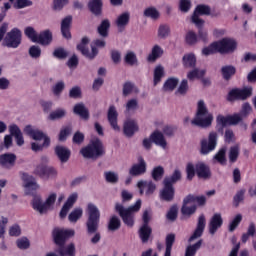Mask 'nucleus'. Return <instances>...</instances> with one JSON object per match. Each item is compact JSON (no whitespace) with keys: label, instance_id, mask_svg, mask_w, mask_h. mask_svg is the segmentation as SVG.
Here are the masks:
<instances>
[{"label":"nucleus","instance_id":"obj_13","mask_svg":"<svg viewBox=\"0 0 256 256\" xmlns=\"http://www.w3.org/2000/svg\"><path fill=\"white\" fill-rule=\"evenodd\" d=\"M251 95H253L252 87L235 88L228 93V101H235L237 99L245 101V99H249Z\"/></svg>","mask_w":256,"mask_h":256},{"label":"nucleus","instance_id":"obj_51","mask_svg":"<svg viewBox=\"0 0 256 256\" xmlns=\"http://www.w3.org/2000/svg\"><path fill=\"white\" fill-rule=\"evenodd\" d=\"M24 33L26 37L32 42V43H37V39L39 38V34H37V31H35V28L33 27H27L24 30Z\"/></svg>","mask_w":256,"mask_h":256},{"label":"nucleus","instance_id":"obj_29","mask_svg":"<svg viewBox=\"0 0 256 256\" xmlns=\"http://www.w3.org/2000/svg\"><path fill=\"white\" fill-rule=\"evenodd\" d=\"M73 21V17L72 16H66L61 23V32L63 37H65V39H71V23Z\"/></svg>","mask_w":256,"mask_h":256},{"label":"nucleus","instance_id":"obj_38","mask_svg":"<svg viewBox=\"0 0 256 256\" xmlns=\"http://www.w3.org/2000/svg\"><path fill=\"white\" fill-rule=\"evenodd\" d=\"M165 77V67L159 64L154 68V85H159L161 79Z\"/></svg>","mask_w":256,"mask_h":256},{"label":"nucleus","instance_id":"obj_4","mask_svg":"<svg viewBox=\"0 0 256 256\" xmlns=\"http://www.w3.org/2000/svg\"><path fill=\"white\" fill-rule=\"evenodd\" d=\"M56 201L57 194L55 192L48 194L45 201H43L41 196H36L32 200V208L40 215H46V213H49V211H53V209H55Z\"/></svg>","mask_w":256,"mask_h":256},{"label":"nucleus","instance_id":"obj_7","mask_svg":"<svg viewBox=\"0 0 256 256\" xmlns=\"http://www.w3.org/2000/svg\"><path fill=\"white\" fill-rule=\"evenodd\" d=\"M89 44V38L85 37L82 39L81 43L77 46L78 51L84 55V57H87L88 59H94V57H97V48L95 47H105V40H95L94 44L91 46V51L89 52V49L87 48V45Z\"/></svg>","mask_w":256,"mask_h":256},{"label":"nucleus","instance_id":"obj_14","mask_svg":"<svg viewBox=\"0 0 256 256\" xmlns=\"http://www.w3.org/2000/svg\"><path fill=\"white\" fill-rule=\"evenodd\" d=\"M34 173L42 179H53V177H57V170L45 164L38 165Z\"/></svg>","mask_w":256,"mask_h":256},{"label":"nucleus","instance_id":"obj_21","mask_svg":"<svg viewBox=\"0 0 256 256\" xmlns=\"http://www.w3.org/2000/svg\"><path fill=\"white\" fill-rule=\"evenodd\" d=\"M107 117L112 129L119 133V131H121V127H119V124H117L119 113L117 112V108L114 105L109 107Z\"/></svg>","mask_w":256,"mask_h":256},{"label":"nucleus","instance_id":"obj_45","mask_svg":"<svg viewBox=\"0 0 256 256\" xmlns=\"http://www.w3.org/2000/svg\"><path fill=\"white\" fill-rule=\"evenodd\" d=\"M81 217H83V209L75 208L68 215V220L70 221V223H77L79 221V219H81Z\"/></svg>","mask_w":256,"mask_h":256},{"label":"nucleus","instance_id":"obj_58","mask_svg":"<svg viewBox=\"0 0 256 256\" xmlns=\"http://www.w3.org/2000/svg\"><path fill=\"white\" fill-rule=\"evenodd\" d=\"M28 53L32 59H39L41 57V47L38 45H32Z\"/></svg>","mask_w":256,"mask_h":256},{"label":"nucleus","instance_id":"obj_56","mask_svg":"<svg viewBox=\"0 0 256 256\" xmlns=\"http://www.w3.org/2000/svg\"><path fill=\"white\" fill-rule=\"evenodd\" d=\"M204 75V70L194 69L187 74V77L190 81H195V79H201Z\"/></svg>","mask_w":256,"mask_h":256},{"label":"nucleus","instance_id":"obj_17","mask_svg":"<svg viewBox=\"0 0 256 256\" xmlns=\"http://www.w3.org/2000/svg\"><path fill=\"white\" fill-rule=\"evenodd\" d=\"M22 179L24 181V189L26 195H31L33 191H37V189H39V184L37 183L35 177L29 174H23Z\"/></svg>","mask_w":256,"mask_h":256},{"label":"nucleus","instance_id":"obj_50","mask_svg":"<svg viewBox=\"0 0 256 256\" xmlns=\"http://www.w3.org/2000/svg\"><path fill=\"white\" fill-rule=\"evenodd\" d=\"M227 149L221 148L217 154L214 156V161L220 165H225L227 163V158L225 157Z\"/></svg>","mask_w":256,"mask_h":256},{"label":"nucleus","instance_id":"obj_57","mask_svg":"<svg viewBox=\"0 0 256 256\" xmlns=\"http://www.w3.org/2000/svg\"><path fill=\"white\" fill-rule=\"evenodd\" d=\"M187 91H189V83L187 82V80H182L180 85L178 86L177 90H176V95H187Z\"/></svg>","mask_w":256,"mask_h":256},{"label":"nucleus","instance_id":"obj_28","mask_svg":"<svg viewBox=\"0 0 256 256\" xmlns=\"http://www.w3.org/2000/svg\"><path fill=\"white\" fill-rule=\"evenodd\" d=\"M150 139L152 143L156 144L158 147L162 149H167V140H165V136L163 133L159 131H155L150 135Z\"/></svg>","mask_w":256,"mask_h":256},{"label":"nucleus","instance_id":"obj_12","mask_svg":"<svg viewBox=\"0 0 256 256\" xmlns=\"http://www.w3.org/2000/svg\"><path fill=\"white\" fill-rule=\"evenodd\" d=\"M4 45L10 49H17L21 45V30L13 28L8 32L4 37Z\"/></svg>","mask_w":256,"mask_h":256},{"label":"nucleus","instance_id":"obj_34","mask_svg":"<svg viewBox=\"0 0 256 256\" xmlns=\"http://www.w3.org/2000/svg\"><path fill=\"white\" fill-rule=\"evenodd\" d=\"M182 63L186 69H192L197 63V58L195 57V54L188 53L183 56Z\"/></svg>","mask_w":256,"mask_h":256},{"label":"nucleus","instance_id":"obj_37","mask_svg":"<svg viewBox=\"0 0 256 256\" xmlns=\"http://www.w3.org/2000/svg\"><path fill=\"white\" fill-rule=\"evenodd\" d=\"M179 85V78L177 77H170L168 78L163 85V91H175V88Z\"/></svg>","mask_w":256,"mask_h":256},{"label":"nucleus","instance_id":"obj_36","mask_svg":"<svg viewBox=\"0 0 256 256\" xmlns=\"http://www.w3.org/2000/svg\"><path fill=\"white\" fill-rule=\"evenodd\" d=\"M221 73L223 79H225V81H229V79H231V77L237 73V68H235L233 65H226L221 68Z\"/></svg>","mask_w":256,"mask_h":256},{"label":"nucleus","instance_id":"obj_33","mask_svg":"<svg viewBox=\"0 0 256 256\" xmlns=\"http://www.w3.org/2000/svg\"><path fill=\"white\" fill-rule=\"evenodd\" d=\"M163 53L164 51L162 47L156 44L152 47L151 53L147 57V61H149L150 63H155V60L162 57Z\"/></svg>","mask_w":256,"mask_h":256},{"label":"nucleus","instance_id":"obj_18","mask_svg":"<svg viewBox=\"0 0 256 256\" xmlns=\"http://www.w3.org/2000/svg\"><path fill=\"white\" fill-rule=\"evenodd\" d=\"M78 198H79V195L76 192L72 193L68 197L67 201L65 202L62 209L60 210V213H59L60 219H65V217H67L69 211H71L73 205H75Z\"/></svg>","mask_w":256,"mask_h":256},{"label":"nucleus","instance_id":"obj_22","mask_svg":"<svg viewBox=\"0 0 256 256\" xmlns=\"http://www.w3.org/2000/svg\"><path fill=\"white\" fill-rule=\"evenodd\" d=\"M205 225H206L205 215H200L198 218L197 227L194 233L191 235V237L188 240L189 243H193L195 239H199V237L203 235V231H205Z\"/></svg>","mask_w":256,"mask_h":256},{"label":"nucleus","instance_id":"obj_30","mask_svg":"<svg viewBox=\"0 0 256 256\" xmlns=\"http://www.w3.org/2000/svg\"><path fill=\"white\" fill-rule=\"evenodd\" d=\"M55 153L61 163H67L71 157V151H69L65 146H57L55 148Z\"/></svg>","mask_w":256,"mask_h":256},{"label":"nucleus","instance_id":"obj_53","mask_svg":"<svg viewBox=\"0 0 256 256\" xmlns=\"http://www.w3.org/2000/svg\"><path fill=\"white\" fill-rule=\"evenodd\" d=\"M159 11L155 7H148L144 10V16L157 21L159 19Z\"/></svg>","mask_w":256,"mask_h":256},{"label":"nucleus","instance_id":"obj_25","mask_svg":"<svg viewBox=\"0 0 256 256\" xmlns=\"http://www.w3.org/2000/svg\"><path fill=\"white\" fill-rule=\"evenodd\" d=\"M36 43H39V45L44 47L49 46L50 43H53V32L49 29L40 32Z\"/></svg>","mask_w":256,"mask_h":256},{"label":"nucleus","instance_id":"obj_9","mask_svg":"<svg viewBox=\"0 0 256 256\" xmlns=\"http://www.w3.org/2000/svg\"><path fill=\"white\" fill-rule=\"evenodd\" d=\"M200 145V152L202 155H209V153L215 151L217 147V132H210L208 139H202Z\"/></svg>","mask_w":256,"mask_h":256},{"label":"nucleus","instance_id":"obj_55","mask_svg":"<svg viewBox=\"0 0 256 256\" xmlns=\"http://www.w3.org/2000/svg\"><path fill=\"white\" fill-rule=\"evenodd\" d=\"M213 53H219L217 42H214L202 49V55H205L206 57L209 55H213Z\"/></svg>","mask_w":256,"mask_h":256},{"label":"nucleus","instance_id":"obj_61","mask_svg":"<svg viewBox=\"0 0 256 256\" xmlns=\"http://www.w3.org/2000/svg\"><path fill=\"white\" fill-rule=\"evenodd\" d=\"M167 180H168L169 185H173V184L177 183V181L181 180V171L175 170L170 177H166L164 179V181H167Z\"/></svg>","mask_w":256,"mask_h":256},{"label":"nucleus","instance_id":"obj_1","mask_svg":"<svg viewBox=\"0 0 256 256\" xmlns=\"http://www.w3.org/2000/svg\"><path fill=\"white\" fill-rule=\"evenodd\" d=\"M75 235V230L65 228H55L52 232L55 245L58 247V253L61 256H74L75 244L71 243L65 246L67 239Z\"/></svg>","mask_w":256,"mask_h":256},{"label":"nucleus","instance_id":"obj_49","mask_svg":"<svg viewBox=\"0 0 256 256\" xmlns=\"http://www.w3.org/2000/svg\"><path fill=\"white\" fill-rule=\"evenodd\" d=\"M88 7L91 13H94V15H99L101 13L103 3L101 1H90L88 3Z\"/></svg>","mask_w":256,"mask_h":256},{"label":"nucleus","instance_id":"obj_60","mask_svg":"<svg viewBox=\"0 0 256 256\" xmlns=\"http://www.w3.org/2000/svg\"><path fill=\"white\" fill-rule=\"evenodd\" d=\"M229 161L230 163H235L237 161V158L239 157V146H233L229 150Z\"/></svg>","mask_w":256,"mask_h":256},{"label":"nucleus","instance_id":"obj_47","mask_svg":"<svg viewBox=\"0 0 256 256\" xmlns=\"http://www.w3.org/2000/svg\"><path fill=\"white\" fill-rule=\"evenodd\" d=\"M173 243H175V234H168L166 236V250H165L164 256H171Z\"/></svg>","mask_w":256,"mask_h":256},{"label":"nucleus","instance_id":"obj_40","mask_svg":"<svg viewBox=\"0 0 256 256\" xmlns=\"http://www.w3.org/2000/svg\"><path fill=\"white\" fill-rule=\"evenodd\" d=\"M74 113L79 115L82 119H89V110L85 107L84 104L79 103L74 106Z\"/></svg>","mask_w":256,"mask_h":256},{"label":"nucleus","instance_id":"obj_16","mask_svg":"<svg viewBox=\"0 0 256 256\" xmlns=\"http://www.w3.org/2000/svg\"><path fill=\"white\" fill-rule=\"evenodd\" d=\"M147 173V163L143 159V157L138 158V163L133 164L129 169V175L132 177H139L141 175H145Z\"/></svg>","mask_w":256,"mask_h":256},{"label":"nucleus","instance_id":"obj_6","mask_svg":"<svg viewBox=\"0 0 256 256\" xmlns=\"http://www.w3.org/2000/svg\"><path fill=\"white\" fill-rule=\"evenodd\" d=\"M88 220L86 222L88 233H95L99 229V221L101 219V212L99 208L89 203L87 206Z\"/></svg>","mask_w":256,"mask_h":256},{"label":"nucleus","instance_id":"obj_10","mask_svg":"<svg viewBox=\"0 0 256 256\" xmlns=\"http://www.w3.org/2000/svg\"><path fill=\"white\" fill-rule=\"evenodd\" d=\"M24 133L28 135V137H31V139H34V141H42L43 139L45 147H49V145H51V138H49V136H46L43 131L31 125L25 126Z\"/></svg>","mask_w":256,"mask_h":256},{"label":"nucleus","instance_id":"obj_19","mask_svg":"<svg viewBox=\"0 0 256 256\" xmlns=\"http://www.w3.org/2000/svg\"><path fill=\"white\" fill-rule=\"evenodd\" d=\"M164 187L160 191V198L163 199V201H173L175 197V188L173 185L169 184V180L163 181Z\"/></svg>","mask_w":256,"mask_h":256},{"label":"nucleus","instance_id":"obj_63","mask_svg":"<svg viewBox=\"0 0 256 256\" xmlns=\"http://www.w3.org/2000/svg\"><path fill=\"white\" fill-rule=\"evenodd\" d=\"M243 220V216L241 214H237L229 225V231H235L237 227H239V223Z\"/></svg>","mask_w":256,"mask_h":256},{"label":"nucleus","instance_id":"obj_54","mask_svg":"<svg viewBox=\"0 0 256 256\" xmlns=\"http://www.w3.org/2000/svg\"><path fill=\"white\" fill-rule=\"evenodd\" d=\"M139 89L136 88L135 84L131 82H127L123 87V95L127 97V95H131V93H138Z\"/></svg>","mask_w":256,"mask_h":256},{"label":"nucleus","instance_id":"obj_62","mask_svg":"<svg viewBox=\"0 0 256 256\" xmlns=\"http://www.w3.org/2000/svg\"><path fill=\"white\" fill-rule=\"evenodd\" d=\"M63 89H65V82L59 81L54 86H52V93L53 95H56V97H59V95L63 93Z\"/></svg>","mask_w":256,"mask_h":256},{"label":"nucleus","instance_id":"obj_59","mask_svg":"<svg viewBox=\"0 0 256 256\" xmlns=\"http://www.w3.org/2000/svg\"><path fill=\"white\" fill-rule=\"evenodd\" d=\"M216 123H217V127H220V129H223V127H227V125H230L229 123V115L228 116H224L219 114L216 117Z\"/></svg>","mask_w":256,"mask_h":256},{"label":"nucleus","instance_id":"obj_64","mask_svg":"<svg viewBox=\"0 0 256 256\" xmlns=\"http://www.w3.org/2000/svg\"><path fill=\"white\" fill-rule=\"evenodd\" d=\"M18 249H29L31 245L29 239L22 237L16 241Z\"/></svg>","mask_w":256,"mask_h":256},{"label":"nucleus","instance_id":"obj_48","mask_svg":"<svg viewBox=\"0 0 256 256\" xmlns=\"http://www.w3.org/2000/svg\"><path fill=\"white\" fill-rule=\"evenodd\" d=\"M65 115H67V111L63 108H59V109H56L55 111L51 112L49 114L48 119H50V121H57V119H63V117H65Z\"/></svg>","mask_w":256,"mask_h":256},{"label":"nucleus","instance_id":"obj_35","mask_svg":"<svg viewBox=\"0 0 256 256\" xmlns=\"http://www.w3.org/2000/svg\"><path fill=\"white\" fill-rule=\"evenodd\" d=\"M151 227L149 224H143L139 229V237L142 243H147L149 241V237H151Z\"/></svg>","mask_w":256,"mask_h":256},{"label":"nucleus","instance_id":"obj_15","mask_svg":"<svg viewBox=\"0 0 256 256\" xmlns=\"http://www.w3.org/2000/svg\"><path fill=\"white\" fill-rule=\"evenodd\" d=\"M137 188L140 191V195H146V197H151V195L155 193L157 186L152 181L140 180L137 183Z\"/></svg>","mask_w":256,"mask_h":256},{"label":"nucleus","instance_id":"obj_5","mask_svg":"<svg viewBox=\"0 0 256 256\" xmlns=\"http://www.w3.org/2000/svg\"><path fill=\"white\" fill-rule=\"evenodd\" d=\"M80 153L85 159H97V157H101L105 153V150L101 140L95 138L86 147L82 148Z\"/></svg>","mask_w":256,"mask_h":256},{"label":"nucleus","instance_id":"obj_32","mask_svg":"<svg viewBox=\"0 0 256 256\" xmlns=\"http://www.w3.org/2000/svg\"><path fill=\"white\" fill-rule=\"evenodd\" d=\"M196 173L198 177L202 179H207L211 177V171L209 170V166L205 165L203 162H199L196 164Z\"/></svg>","mask_w":256,"mask_h":256},{"label":"nucleus","instance_id":"obj_52","mask_svg":"<svg viewBox=\"0 0 256 256\" xmlns=\"http://www.w3.org/2000/svg\"><path fill=\"white\" fill-rule=\"evenodd\" d=\"M125 109L127 113H133L139 109V102L137 99H130L126 102Z\"/></svg>","mask_w":256,"mask_h":256},{"label":"nucleus","instance_id":"obj_3","mask_svg":"<svg viewBox=\"0 0 256 256\" xmlns=\"http://www.w3.org/2000/svg\"><path fill=\"white\" fill-rule=\"evenodd\" d=\"M141 203V199H138L134 205L128 208H125L121 203H116V212L120 215L123 223H125L127 227H133V225H135V213L139 212L141 209Z\"/></svg>","mask_w":256,"mask_h":256},{"label":"nucleus","instance_id":"obj_46","mask_svg":"<svg viewBox=\"0 0 256 256\" xmlns=\"http://www.w3.org/2000/svg\"><path fill=\"white\" fill-rule=\"evenodd\" d=\"M109 27H111V22H109V20L107 19L103 20L101 24L98 26L99 35H101V37H107Z\"/></svg>","mask_w":256,"mask_h":256},{"label":"nucleus","instance_id":"obj_8","mask_svg":"<svg viewBox=\"0 0 256 256\" xmlns=\"http://www.w3.org/2000/svg\"><path fill=\"white\" fill-rule=\"evenodd\" d=\"M218 53L225 55L227 53H235L237 50V40L229 37L222 38L216 41Z\"/></svg>","mask_w":256,"mask_h":256},{"label":"nucleus","instance_id":"obj_26","mask_svg":"<svg viewBox=\"0 0 256 256\" xmlns=\"http://www.w3.org/2000/svg\"><path fill=\"white\" fill-rule=\"evenodd\" d=\"M10 134L15 138L16 145L23 147L25 145V139L23 138V132L19 129V126L12 124L9 126Z\"/></svg>","mask_w":256,"mask_h":256},{"label":"nucleus","instance_id":"obj_11","mask_svg":"<svg viewBox=\"0 0 256 256\" xmlns=\"http://www.w3.org/2000/svg\"><path fill=\"white\" fill-rule=\"evenodd\" d=\"M199 15H211L212 17H215V14L211 13V8L207 5H198L195 8V11L192 15V23L196 25V27H203L205 25V20L201 19Z\"/></svg>","mask_w":256,"mask_h":256},{"label":"nucleus","instance_id":"obj_20","mask_svg":"<svg viewBox=\"0 0 256 256\" xmlns=\"http://www.w3.org/2000/svg\"><path fill=\"white\" fill-rule=\"evenodd\" d=\"M193 198L187 196L183 200V205L181 208V213L185 217H191L197 211V206L192 202Z\"/></svg>","mask_w":256,"mask_h":256},{"label":"nucleus","instance_id":"obj_42","mask_svg":"<svg viewBox=\"0 0 256 256\" xmlns=\"http://www.w3.org/2000/svg\"><path fill=\"white\" fill-rule=\"evenodd\" d=\"M104 179L107 183L115 185L119 183V174L115 171H106L104 172Z\"/></svg>","mask_w":256,"mask_h":256},{"label":"nucleus","instance_id":"obj_31","mask_svg":"<svg viewBox=\"0 0 256 256\" xmlns=\"http://www.w3.org/2000/svg\"><path fill=\"white\" fill-rule=\"evenodd\" d=\"M130 19L131 14L129 12H124L117 17L115 23L119 31H123V29H125L127 25H129Z\"/></svg>","mask_w":256,"mask_h":256},{"label":"nucleus","instance_id":"obj_41","mask_svg":"<svg viewBox=\"0 0 256 256\" xmlns=\"http://www.w3.org/2000/svg\"><path fill=\"white\" fill-rule=\"evenodd\" d=\"M171 35V27L167 24H161L158 27L157 37L158 39H167Z\"/></svg>","mask_w":256,"mask_h":256},{"label":"nucleus","instance_id":"obj_2","mask_svg":"<svg viewBox=\"0 0 256 256\" xmlns=\"http://www.w3.org/2000/svg\"><path fill=\"white\" fill-rule=\"evenodd\" d=\"M191 123L192 125L203 128L213 125V113L209 112L205 101L199 100L197 102L196 115L194 119L191 120Z\"/></svg>","mask_w":256,"mask_h":256},{"label":"nucleus","instance_id":"obj_44","mask_svg":"<svg viewBox=\"0 0 256 256\" xmlns=\"http://www.w3.org/2000/svg\"><path fill=\"white\" fill-rule=\"evenodd\" d=\"M119 229H121V219L117 216H112L108 222V230L114 232L119 231Z\"/></svg>","mask_w":256,"mask_h":256},{"label":"nucleus","instance_id":"obj_24","mask_svg":"<svg viewBox=\"0 0 256 256\" xmlns=\"http://www.w3.org/2000/svg\"><path fill=\"white\" fill-rule=\"evenodd\" d=\"M15 161H17V156L13 153L0 155V165L4 167V169H11V167L15 165Z\"/></svg>","mask_w":256,"mask_h":256},{"label":"nucleus","instance_id":"obj_43","mask_svg":"<svg viewBox=\"0 0 256 256\" xmlns=\"http://www.w3.org/2000/svg\"><path fill=\"white\" fill-rule=\"evenodd\" d=\"M201 245H203V240H199L195 244L187 246L185 256H195L197 251L201 249Z\"/></svg>","mask_w":256,"mask_h":256},{"label":"nucleus","instance_id":"obj_27","mask_svg":"<svg viewBox=\"0 0 256 256\" xmlns=\"http://www.w3.org/2000/svg\"><path fill=\"white\" fill-rule=\"evenodd\" d=\"M223 225V218L221 214H214L209 223V233L211 235H215L217 233V229H219Z\"/></svg>","mask_w":256,"mask_h":256},{"label":"nucleus","instance_id":"obj_39","mask_svg":"<svg viewBox=\"0 0 256 256\" xmlns=\"http://www.w3.org/2000/svg\"><path fill=\"white\" fill-rule=\"evenodd\" d=\"M124 61L126 65H130L131 67H135V65H139L137 54H135V52L133 51L126 52L124 56Z\"/></svg>","mask_w":256,"mask_h":256},{"label":"nucleus","instance_id":"obj_23","mask_svg":"<svg viewBox=\"0 0 256 256\" xmlns=\"http://www.w3.org/2000/svg\"><path fill=\"white\" fill-rule=\"evenodd\" d=\"M123 131L126 137H133L135 133L139 131V126L137 125V121H135L134 119H127L124 122Z\"/></svg>","mask_w":256,"mask_h":256}]
</instances>
